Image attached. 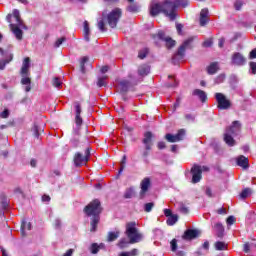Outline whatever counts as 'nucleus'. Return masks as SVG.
Wrapping results in <instances>:
<instances>
[{
    "label": "nucleus",
    "instance_id": "7c9ffc66",
    "mask_svg": "<svg viewBox=\"0 0 256 256\" xmlns=\"http://www.w3.org/2000/svg\"><path fill=\"white\" fill-rule=\"evenodd\" d=\"M89 35H91V29L89 28V22L84 21V39L89 43L90 38Z\"/></svg>",
    "mask_w": 256,
    "mask_h": 256
},
{
    "label": "nucleus",
    "instance_id": "69168bd1",
    "mask_svg": "<svg viewBox=\"0 0 256 256\" xmlns=\"http://www.w3.org/2000/svg\"><path fill=\"white\" fill-rule=\"evenodd\" d=\"M164 215L165 217H171L173 215V212L171 211V209H164Z\"/></svg>",
    "mask_w": 256,
    "mask_h": 256
},
{
    "label": "nucleus",
    "instance_id": "a19ab883",
    "mask_svg": "<svg viewBox=\"0 0 256 256\" xmlns=\"http://www.w3.org/2000/svg\"><path fill=\"white\" fill-rule=\"evenodd\" d=\"M106 79H107V76L99 77L98 81H97V86L98 87H106L107 86Z\"/></svg>",
    "mask_w": 256,
    "mask_h": 256
},
{
    "label": "nucleus",
    "instance_id": "4c0bfd02",
    "mask_svg": "<svg viewBox=\"0 0 256 256\" xmlns=\"http://www.w3.org/2000/svg\"><path fill=\"white\" fill-rule=\"evenodd\" d=\"M229 81H230L231 87H233V89H235V85H237V83H239V78H237V75L232 74L229 78Z\"/></svg>",
    "mask_w": 256,
    "mask_h": 256
},
{
    "label": "nucleus",
    "instance_id": "680f3d73",
    "mask_svg": "<svg viewBox=\"0 0 256 256\" xmlns=\"http://www.w3.org/2000/svg\"><path fill=\"white\" fill-rule=\"evenodd\" d=\"M170 245H171V251H177V239H173L170 242Z\"/></svg>",
    "mask_w": 256,
    "mask_h": 256
},
{
    "label": "nucleus",
    "instance_id": "2f4dec72",
    "mask_svg": "<svg viewBox=\"0 0 256 256\" xmlns=\"http://www.w3.org/2000/svg\"><path fill=\"white\" fill-rule=\"evenodd\" d=\"M117 239H119V231L108 232V236H107L108 243H113V241H117Z\"/></svg>",
    "mask_w": 256,
    "mask_h": 256
},
{
    "label": "nucleus",
    "instance_id": "13d9d810",
    "mask_svg": "<svg viewBox=\"0 0 256 256\" xmlns=\"http://www.w3.org/2000/svg\"><path fill=\"white\" fill-rule=\"evenodd\" d=\"M149 151H151V149L145 148L144 151L142 152V157L144 158L145 163H147V157H149Z\"/></svg>",
    "mask_w": 256,
    "mask_h": 256
},
{
    "label": "nucleus",
    "instance_id": "052dcab7",
    "mask_svg": "<svg viewBox=\"0 0 256 256\" xmlns=\"http://www.w3.org/2000/svg\"><path fill=\"white\" fill-rule=\"evenodd\" d=\"M1 119H7L9 117V109H5L0 113Z\"/></svg>",
    "mask_w": 256,
    "mask_h": 256
},
{
    "label": "nucleus",
    "instance_id": "ddd939ff",
    "mask_svg": "<svg viewBox=\"0 0 256 256\" xmlns=\"http://www.w3.org/2000/svg\"><path fill=\"white\" fill-rule=\"evenodd\" d=\"M142 143L144 145V149H153V133L151 131L144 133Z\"/></svg>",
    "mask_w": 256,
    "mask_h": 256
},
{
    "label": "nucleus",
    "instance_id": "a878e982",
    "mask_svg": "<svg viewBox=\"0 0 256 256\" xmlns=\"http://www.w3.org/2000/svg\"><path fill=\"white\" fill-rule=\"evenodd\" d=\"M233 137L235 136H233L230 132H225L224 141L228 147H235V139Z\"/></svg>",
    "mask_w": 256,
    "mask_h": 256
},
{
    "label": "nucleus",
    "instance_id": "c756f323",
    "mask_svg": "<svg viewBox=\"0 0 256 256\" xmlns=\"http://www.w3.org/2000/svg\"><path fill=\"white\" fill-rule=\"evenodd\" d=\"M25 231H31V223L23 220L21 224L22 237H27V233H25Z\"/></svg>",
    "mask_w": 256,
    "mask_h": 256
},
{
    "label": "nucleus",
    "instance_id": "f257e3e1",
    "mask_svg": "<svg viewBox=\"0 0 256 256\" xmlns=\"http://www.w3.org/2000/svg\"><path fill=\"white\" fill-rule=\"evenodd\" d=\"M188 5L189 0H164L150 5V15L151 17H157L160 13H163V15L169 17L170 21H175L177 19V9L188 7Z\"/></svg>",
    "mask_w": 256,
    "mask_h": 256
},
{
    "label": "nucleus",
    "instance_id": "09e8293b",
    "mask_svg": "<svg viewBox=\"0 0 256 256\" xmlns=\"http://www.w3.org/2000/svg\"><path fill=\"white\" fill-rule=\"evenodd\" d=\"M61 227H63V222L59 218H56L54 220V228L60 230Z\"/></svg>",
    "mask_w": 256,
    "mask_h": 256
},
{
    "label": "nucleus",
    "instance_id": "e2e57ef3",
    "mask_svg": "<svg viewBox=\"0 0 256 256\" xmlns=\"http://www.w3.org/2000/svg\"><path fill=\"white\" fill-rule=\"evenodd\" d=\"M223 81H225V74H220L215 80L217 84L223 83Z\"/></svg>",
    "mask_w": 256,
    "mask_h": 256
},
{
    "label": "nucleus",
    "instance_id": "6e6552de",
    "mask_svg": "<svg viewBox=\"0 0 256 256\" xmlns=\"http://www.w3.org/2000/svg\"><path fill=\"white\" fill-rule=\"evenodd\" d=\"M152 39H154V41L157 39H159L160 41H164L167 49H172V47L175 45V40H172L171 37L166 36L165 32L163 31H158L157 34H153Z\"/></svg>",
    "mask_w": 256,
    "mask_h": 256
},
{
    "label": "nucleus",
    "instance_id": "37998d69",
    "mask_svg": "<svg viewBox=\"0 0 256 256\" xmlns=\"http://www.w3.org/2000/svg\"><path fill=\"white\" fill-rule=\"evenodd\" d=\"M52 85H54V87H56V89H61L63 82H61V80L59 79V77H55L52 81Z\"/></svg>",
    "mask_w": 256,
    "mask_h": 256
},
{
    "label": "nucleus",
    "instance_id": "0e129e2a",
    "mask_svg": "<svg viewBox=\"0 0 256 256\" xmlns=\"http://www.w3.org/2000/svg\"><path fill=\"white\" fill-rule=\"evenodd\" d=\"M227 225H233L235 223V216H229L226 220Z\"/></svg>",
    "mask_w": 256,
    "mask_h": 256
},
{
    "label": "nucleus",
    "instance_id": "9d476101",
    "mask_svg": "<svg viewBox=\"0 0 256 256\" xmlns=\"http://www.w3.org/2000/svg\"><path fill=\"white\" fill-rule=\"evenodd\" d=\"M190 172L192 173V183H199L202 179L203 170L201 169V166L195 164Z\"/></svg>",
    "mask_w": 256,
    "mask_h": 256
},
{
    "label": "nucleus",
    "instance_id": "5fc2aeb1",
    "mask_svg": "<svg viewBox=\"0 0 256 256\" xmlns=\"http://www.w3.org/2000/svg\"><path fill=\"white\" fill-rule=\"evenodd\" d=\"M65 41H66V38H65V37L59 38V39L55 42L54 47H56V48L61 47V45H63V43H65Z\"/></svg>",
    "mask_w": 256,
    "mask_h": 256
},
{
    "label": "nucleus",
    "instance_id": "4468645a",
    "mask_svg": "<svg viewBox=\"0 0 256 256\" xmlns=\"http://www.w3.org/2000/svg\"><path fill=\"white\" fill-rule=\"evenodd\" d=\"M226 133H230L233 137H237L241 133V122L234 121L230 127L226 129Z\"/></svg>",
    "mask_w": 256,
    "mask_h": 256
},
{
    "label": "nucleus",
    "instance_id": "ea45409f",
    "mask_svg": "<svg viewBox=\"0 0 256 256\" xmlns=\"http://www.w3.org/2000/svg\"><path fill=\"white\" fill-rule=\"evenodd\" d=\"M149 55V48H144L138 52L139 59H145Z\"/></svg>",
    "mask_w": 256,
    "mask_h": 256
},
{
    "label": "nucleus",
    "instance_id": "bf43d9fd",
    "mask_svg": "<svg viewBox=\"0 0 256 256\" xmlns=\"http://www.w3.org/2000/svg\"><path fill=\"white\" fill-rule=\"evenodd\" d=\"M250 71L252 75H256V62H250Z\"/></svg>",
    "mask_w": 256,
    "mask_h": 256
},
{
    "label": "nucleus",
    "instance_id": "423d86ee",
    "mask_svg": "<svg viewBox=\"0 0 256 256\" xmlns=\"http://www.w3.org/2000/svg\"><path fill=\"white\" fill-rule=\"evenodd\" d=\"M137 224L135 222H129L126 224V235L130 239V243H139L141 241V234L137 232Z\"/></svg>",
    "mask_w": 256,
    "mask_h": 256
},
{
    "label": "nucleus",
    "instance_id": "a211bd4d",
    "mask_svg": "<svg viewBox=\"0 0 256 256\" xmlns=\"http://www.w3.org/2000/svg\"><path fill=\"white\" fill-rule=\"evenodd\" d=\"M213 231L215 232L216 237H218L219 239H223L225 235V227H223V224L221 222L214 224Z\"/></svg>",
    "mask_w": 256,
    "mask_h": 256
},
{
    "label": "nucleus",
    "instance_id": "7ed1b4c3",
    "mask_svg": "<svg viewBox=\"0 0 256 256\" xmlns=\"http://www.w3.org/2000/svg\"><path fill=\"white\" fill-rule=\"evenodd\" d=\"M123 12L120 8H115L109 14L103 12L102 17L98 19L97 27L101 33H106L107 27L105 26V21H107L109 27L111 29H115L117 27V23H119V19H121Z\"/></svg>",
    "mask_w": 256,
    "mask_h": 256
},
{
    "label": "nucleus",
    "instance_id": "f8f14e48",
    "mask_svg": "<svg viewBox=\"0 0 256 256\" xmlns=\"http://www.w3.org/2000/svg\"><path fill=\"white\" fill-rule=\"evenodd\" d=\"M13 35L16 37V39L18 41H22L23 40V30L24 28H21V25H19V23L13 24L10 23L9 25Z\"/></svg>",
    "mask_w": 256,
    "mask_h": 256
},
{
    "label": "nucleus",
    "instance_id": "a18cd8bd",
    "mask_svg": "<svg viewBox=\"0 0 256 256\" xmlns=\"http://www.w3.org/2000/svg\"><path fill=\"white\" fill-rule=\"evenodd\" d=\"M32 131L36 139H39V135H40L39 132L41 131V128L37 124H34Z\"/></svg>",
    "mask_w": 256,
    "mask_h": 256
},
{
    "label": "nucleus",
    "instance_id": "2eb2a0df",
    "mask_svg": "<svg viewBox=\"0 0 256 256\" xmlns=\"http://www.w3.org/2000/svg\"><path fill=\"white\" fill-rule=\"evenodd\" d=\"M149 187H151V178L146 177L140 183V189H141L140 197H141V199H143V197H145V193H147V191H149Z\"/></svg>",
    "mask_w": 256,
    "mask_h": 256
},
{
    "label": "nucleus",
    "instance_id": "b1692460",
    "mask_svg": "<svg viewBox=\"0 0 256 256\" xmlns=\"http://www.w3.org/2000/svg\"><path fill=\"white\" fill-rule=\"evenodd\" d=\"M151 73V67L147 64H143L138 67V77L142 79V77H146V75H149Z\"/></svg>",
    "mask_w": 256,
    "mask_h": 256
},
{
    "label": "nucleus",
    "instance_id": "bb28decb",
    "mask_svg": "<svg viewBox=\"0 0 256 256\" xmlns=\"http://www.w3.org/2000/svg\"><path fill=\"white\" fill-rule=\"evenodd\" d=\"M126 9L129 13H139L141 11V5L137 2H130Z\"/></svg>",
    "mask_w": 256,
    "mask_h": 256
},
{
    "label": "nucleus",
    "instance_id": "72a5a7b5",
    "mask_svg": "<svg viewBox=\"0 0 256 256\" xmlns=\"http://www.w3.org/2000/svg\"><path fill=\"white\" fill-rule=\"evenodd\" d=\"M133 197H135V188L134 187L127 188L124 193V199H133Z\"/></svg>",
    "mask_w": 256,
    "mask_h": 256
},
{
    "label": "nucleus",
    "instance_id": "39448f33",
    "mask_svg": "<svg viewBox=\"0 0 256 256\" xmlns=\"http://www.w3.org/2000/svg\"><path fill=\"white\" fill-rule=\"evenodd\" d=\"M194 41H195V37L191 36L188 39H186L182 43V45H180L177 52L172 57L173 65H179V61H183V59L185 58V50L191 49Z\"/></svg>",
    "mask_w": 256,
    "mask_h": 256
},
{
    "label": "nucleus",
    "instance_id": "393cba45",
    "mask_svg": "<svg viewBox=\"0 0 256 256\" xmlns=\"http://www.w3.org/2000/svg\"><path fill=\"white\" fill-rule=\"evenodd\" d=\"M13 17H14L16 23H18V25H20L21 29H25V30L28 29L27 26L25 25V23H23V20L21 19L19 10H17V9L13 10Z\"/></svg>",
    "mask_w": 256,
    "mask_h": 256
},
{
    "label": "nucleus",
    "instance_id": "774afa93",
    "mask_svg": "<svg viewBox=\"0 0 256 256\" xmlns=\"http://www.w3.org/2000/svg\"><path fill=\"white\" fill-rule=\"evenodd\" d=\"M157 147H158V149H165V147H167V145H165V142L160 141V142H158Z\"/></svg>",
    "mask_w": 256,
    "mask_h": 256
},
{
    "label": "nucleus",
    "instance_id": "5701e85b",
    "mask_svg": "<svg viewBox=\"0 0 256 256\" xmlns=\"http://www.w3.org/2000/svg\"><path fill=\"white\" fill-rule=\"evenodd\" d=\"M192 95L194 97H198V99H199V101H201V103H205L207 101V93L201 89L193 90Z\"/></svg>",
    "mask_w": 256,
    "mask_h": 256
},
{
    "label": "nucleus",
    "instance_id": "aec40b11",
    "mask_svg": "<svg viewBox=\"0 0 256 256\" xmlns=\"http://www.w3.org/2000/svg\"><path fill=\"white\" fill-rule=\"evenodd\" d=\"M200 26L205 27L209 23V9L204 8L200 12Z\"/></svg>",
    "mask_w": 256,
    "mask_h": 256
},
{
    "label": "nucleus",
    "instance_id": "49530a36",
    "mask_svg": "<svg viewBox=\"0 0 256 256\" xmlns=\"http://www.w3.org/2000/svg\"><path fill=\"white\" fill-rule=\"evenodd\" d=\"M0 197H1L2 208L7 209L9 205V203L7 202V197L4 194H2Z\"/></svg>",
    "mask_w": 256,
    "mask_h": 256
},
{
    "label": "nucleus",
    "instance_id": "f03ea898",
    "mask_svg": "<svg viewBox=\"0 0 256 256\" xmlns=\"http://www.w3.org/2000/svg\"><path fill=\"white\" fill-rule=\"evenodd\" d=\"M102 212L103 208L101 207V201H99V199H94L84 208V213L86 217H92L90 222V231L92 233H95V231H97V225H99V221H101Z\"/></svg>",
    "mask_w": 256,
    "mask_h": 256
},
{
    "label": "nucleus",
    "instance_id": "f704fd0d",
    "mask_svg": "<svg viewBox=\"0 0 256 256\" xmlns=\"http://www.w3.org/2000/svg\"><path fill=\"white\" fill-rule=\"evenodd\" d=\"M177 221H179V216H177L176 214H172V216H169L166 223L167 225L173 226L175 225V223H177Z\"/></svg>",
    "mask_w": 256,
    "mask_h": 256
},
{
    "label": "nucleus",
    "instance_id": "338daca9",
    "mask_svg": "<svg viewBox=\"0 0 256 256\" xmlns=\"http://www.w3.org/2000/svg\"><path fill=\"white\" fill-rule=\"evenodd\" d=\"M249 59H256V48L250 52Z\"/></svg>",
    "mask_w": 256,
    "mask_h": 256
},
{
    "label": "nucleus",
    "instance_id": "6e6d98bb",
    "mask_svg": "<svg viewBox=\"0 0 256 256\" xmlns=\"http://www.w3.org/2000/svg\"><path fill=\"white\" fill-rule=\"evenodd\" d=\"M70 143H71V146L74 148L79 147V138L74 136V138L71 139Z\"/></svg>",
    "mask_w": 256,
    "mask_h": 256
},
{
    "label": "nucleus",
    "instance_id": "f3484780",
    "mask_svg": "<svg viewBox=\"0 0 256 256\" xmlns=\"http://www.w3.org/2000/svg\"><path fill=\"white\" fill-rule=\"evenodd\" d=\"M199 237V231L195 229H188L184 232L182 239L185 241H192V239H197Z\"/></svg>",
    "mask_w": 256,
    "mask_h": 256
},
{
    "label": "nucleus",
    "instance_id": "c9c22d12",
    "mask_svg": "<svg viewBox=\"0 0 256 256\" xmlns=\"http://www.w3.org/2000/svg\"><path fill=\"white\" fill-rule=\"evenodd\" d=\"M214 247L216 251H225V249H227V244H225V242L217 241L214 244Z\"/></svg>",
    "mask_w": 256,
    "mask_h": 256
},
{
    "label": "nucleus",
    "instance_id": "c85d7f7f",
    "mask_svg": "<svg viewBox=\"0 0 256 256\" xmlns=\"http://www.w3.org/2000/svg\"><path fill=\"white\" fill-rule=\"evenodd\" d=\"M219 71V63L217 62H212L208 67H207V73L208 75H215Z\"/></svg>",
    "mask_w": 256,
    "mask_h": 256
},
{
    "label": "nucleus",
    "instance_id": "e433bc0d",
    "mask_svg": "<svg viewBox=\"0 0 256 256\" xmlns=\"http://www.w3.org/2000/svg\"><path fill=\"white\" fill-rule=\"evenodd\" d=\"M251 193H252L251 188H245L240 193V199H247V197H249L251 195Z\"/></svg>",
    "mask_w": 256,
    "mask_h": 256
},
{
    "label": "nucleus",
    "instance_id": "6ab92c4d",
    "mask_svg": "<svg viewBox=\"0 0 256 256\" xmlns=\"http://www.w3.org/2000/svg\"><path fill=\"white\" fill-rule=\"evenodd\" d=\"M87 157L83 156L80 152H77L74 156L75 167H83L84 163H87Z\"/></svg>",
    "mask_w": 256,
    "mask_h": 256
},
{
    "label": "nucleus",
    "instance_id": "4d7b16f0",
    "mask_svg": "<svg viewBox=\"0 0 256 256\" xmlns=\"http://www.w3.org/2000/svg\"><path fill=\"white\" fill-rule=\"evenodd\" d=\"M179 211H180V213H183V215H187V213H189V208H187L185 205L182 204L179 207Z\"/></svg>",
    "mask_w": 256,
    "mask_h": 256
},
{
    "label": "nucleus",
    "instance_id": "0eeeda50",
    "mask_svg": "<svg viewBox=\"0 0 256 256\" xmlns=\"http://www.w3.org/2000/svg\"><path fill=\"white\" fill-rule=\"evenodd\" d=\"M215 99L218 103V109H221L222 111H227V109H231V100H229L227 96H225L223 93H216Z\"/></svg>",
    "mask_w": 256,
    "mask_h": 256
},
{
    "label": "nucleus",
    "instance_id": "8fccbe9b",
    "mask_svg": "<svg viewBox=\"0 0 256 256\" xmlns=\"http://www.w3.org/2000/svg\"><path fill=\"white\" fill-rule=\"evenodd\" d=\"M127 245H129V241H127V239H121L118 243V247H120V249H125V247H127Z\"/></svg>",
    "mask_w": 256,
    "mask_h": 256
},
{
    "label": "nucleus",
    "instance_id": "58836bf2",
    "mask_svg": "<svg viewBox=\"0 0 256 256\" xmlns=\"http://www.w3.org/2000/svg\"><path fill=\"white\" fill-rule=\"evenodd\" d=\"M87 61H89V57L87 56H84L81 61H80V71L81 73H85L86 70H85V63H87Z\"/></svg>",
    "mask_w": 256,
    "mask_h": 256
},
{
    "label": "nucleus",
    "instance_id": "4be33fe9",
    "mask_svg": "<svg viewBox=\"0 0 256 256\" xmlns=\"http://www.w3.org/2000/svg\"><path fill=\"white\" fill-rule=\"evenodd\" d=\"M236 165L242 167V169H247L249 167V158L244 155H240L236 158Z\"/></svg>",
    "mask_w": 256,
    "mask_h": 256
},
{
    "label": "nucleus",
    "instance_id": "20e7f679",
    "mask_svg": "<svg viewBox=\"0 0 256 256\" xmlns=\"http://www.w3.org/2000/svg\"><path fill=\"white\" fill-rule=\"evenodd\" d=\"M29 69H31V58L26 57L22 62V67L20 70V75L22 77L21 84L26 85V93H29V91H31V72L29 71Z\"/></svg>",
    "mask_w": 256,
    "mask_h": 256
},
{
    "label": "nucleus",
    "instance_id": "de8ad7c7",
    "mask_svg": "<svg viewBox=\"0 0 256 256\" xmlns=\"http://www.w3.org/2000/svg\"><path fill=\"white\" fill-rule=\"evenodd\" d=\"M91 253L93 255H97V253H99V244L98 243H93L91 245Z\"/></svg>",
    "mask_w": 256,
    "mask_h": 256
},
{
    "label": "nucleus",
    "instance_id": "dca6fc26",
    "mask_svg": "<svg viewBox=\"0 0 256 256\" xmlns=\"http://www.w3.org/2000/svg\"><path fill=\"white\" fill-rule=\"evenodd\" d=\"M74 110H75V123L76 125H83V118H81V103L79 102H74Z\"/></svg>",
    "mask_w": 256,
    "mask_h": 256
},
{
    "label": "nucleus",
    "instance_id": "3c124183",
    "mask_svg": "<svg viewBox=\"0 0 256 256\" xmlns=\"http://www.w3.org/2000/svg\"><path fill=\"white\" fill-rule=\"evenodd\" d=\"M83 124H76V127L73 128L74 137H79V132L81 131V126Z\"/></svg>",
    "mask_w": 256,
    "mask_h": 256
},
{
    "label": "nucleus",
    "instance_id": "603ef678",
    "mask_svg": "<svg viewBox=\"0 0 256 256\" xmlns=\"http://www.w3.org/2000/svg\"><path fill=\"white\" fill-rule=\"evenodd\" d=\"M241 7H243V2L241 0H236L234 2V9H236V11H241Z\"/></svg>",
    "mask_w": 256,
    "mask_h": 256
},
{
    "label": "nucleus",
    "instance_id": "9b49d317",
    "mask_svg": "<svg viewBox=\"0 0 256 256\" xmlns=\"http://www.w3.org/2000/svg\"><path fill=\"white\" fill-rule=\"evenodd\" d=\"M231 63L236 65V67H243V65L247 63V58H245V56H243V54L240 52H235L232 55Z\"/></svg>",
    "mask_w": 256,
    "mask_h": 256
},
{
    "label": "nucleus",
    "instance_id": "1a4fd4ad",
    "mask_svg": "<svg viewBox=\"0 0 256 256\" xmlns=\"http://www.w3.org/2000/svg\"><path fill=\"white\" fill-rule=\"evenodd\" d=\"M184 137H185L184 129H180L176 135H173L171 133H168L165 135V139L166 141H168V143H177L179 141H183Z\"/></svg>",
    "mask_w": 256,
    "mask_h": 256
},
{
    "label": "nucleus",
    "instance_id": "79ce46f5",
    "mask_svg": "<svg viewBox=\"0 0 256 256\" xmlns=\"http://www.w3.org/2000/svg\"><path fill=\"white\" fill-rule=\"evenodd\" d=\"M155 207V203H153V202H149V203H146L145 205H144V211L146 212V213H151V211H153V208Z\"/></svg>",
    "mask_w": 256,
    "mask_h": 256
},
{
    "label": "nucleus",
    "instance_id": "cd10ccee",
    "mask_svg": "<svg viewBox=\"0 0 256 256\" xmlns=\"http://www.w3.org/2000/svg\"><path fill=\"white\" fill-rule=\"evenodd\" d=\"M128 81H130V83H132V86L135 87V85H138L139 83H141L142 78L140 76H137L133 73H129L128 74Z\"/></svg>",
    "mask_w": 256,
    "mask_h": 256
},
{
    "label": "nucleus",
    "instance_id": "473e14b6",
    "mask_svg": "<svg viewBox=\"0 0 256 256\" xmlns=\"http://www.w3.org/2000/svg\"><path fill=\"white\" fill-rule=\"evenodd\" d=\"M11 61H13V54H9L8 58L5 60H0V71H3V69H5L6 65L11 63Z\"/></svg>",
    "mask_w": 256,
    "mask_h": 256
},
{
    "label": "nucleus",
    "instance_id": "864d4df0",
    "mask_svg": "<svg viewBox=\"0 0 256 256\" xmlns=\"http://www.w3.org/2000/svg\"><path fill=\"white\" fill-rule=\"evenodd\" d=\"M126 254L127 256H137L139 255V250H137L136 248L132 249L130 252H121Z\"/></svg>",
    "mask_w": 256,
    "mask_h": 256
},
{
    "label": "nucleus",
    "instance_id": "412c9836",
    "mask_svg": "<svg viewBox=\"0 0 256 256\" xmlns=\"http://www.w3.org/2000/svg\"><path fill=\"white\" fill-rule=\"evenodd\" d=\"M120 92L121 93H127V91L133 89V84L129 80H121L119 82Z\"/></svg>",
    "mask_w": 256,
    "mask_h": 256
},
{
    "label": "nucleus",
    "instance_id": "c03bdc74",
    "mask_svg": "<svg viewBox=\"0 0 256 256\" xmlns=\"http://www.w3.org/2000/svg\"><path fill=\"white\" fill-rule=\"evenodd\" d=\"M125 163H127V156L126 155H124L122 157L121 166H120V169L118 171V175H121V173H123V171L125 170Z\"/></svg>",
    "mask_w": 256,
    "mask_h": 256
}]
</instances>
